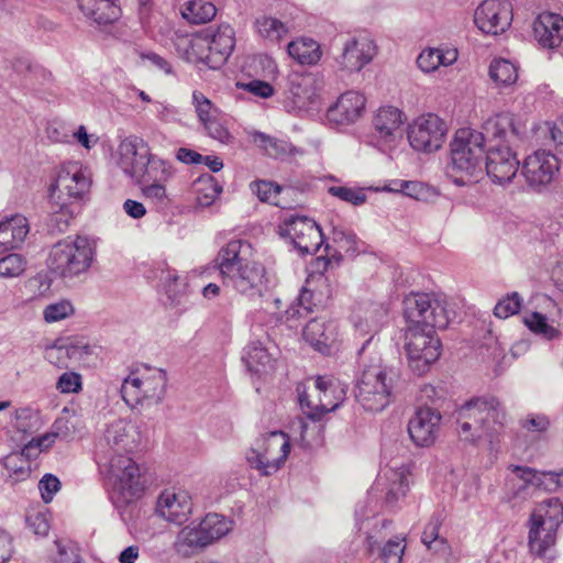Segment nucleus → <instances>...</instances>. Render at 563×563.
I'll return each instance as SVG.
<instances>
[{"instance_id":"f257e3e1","label":"nucleus","mask_w":563,"mask_h":563,"mask_svg":"<svg viewBox=\"0 0 563 563\" xmlns=\"http://www.w3.org/2000/svg\"><path fill=\"white\" fill-rule=\"evenodd\" d=\"M407 322L405 350L409 365L423 374L441 355V341L435 329L443 330L451 321L446 299L434 294H411L404 300Z\"/></svg>"},{"instance_id":"f03ea898","label":"nucleus","mask_w":563,"mask_h":563,"mask_svg":"<svg viewBox=\"0 0 563 563\" xmlns=\"http://www.w3.org/2000/svg\"><path fill=\"white\" fill-rule=\"evenodd\" d=\"M387 317V309L382 305H372L365 312L364 320L358 317L355 321L356 329L364 333H371L358 351L363 362V371L356 382L354 394L356 401L371 412L384 410L391 400V396L399 380V373L389 366L383 365L380 357H374L367 364L364 353L378 332L380 323Z\"/></svg>"},{"instance_id":"7ed1b4c3","label":"nucleus","mask_w":563,"mask_h":563,"mask_svg":"<svg viewBox=\"0 0 563 563\" xmlns=\"http://www.w3.org/2000/svg\"><path fill=\"white\" fill-rule=\"evenodd\" d=\"M483 130L490 143L486 151L484 169L498 185L509 184L518 173L520 162L515 152L526 136V125L510 112L488 118Z\"/></svg>"},{"instance_id":"20e7f679","label":"nucleus","mask_w":563,"mask_h":563,"mask_svg":"<svg viewBox=\"0 0 563 563\" xmlns=\"http://www.w3.org/2000/svg\"><path fill=\"white\" fill-rule=\"evenodd\" d=\"M251 245L242 240H232L223 246L216 258L223 284L241 295L261 297L266 289V269L254 261H247Z\"/></svg>"},{"instance_id":"39448f33","label":"nucleus","mask_w":563,"mask_h":563,"mask_svg":"<svg viewBox=\"0 0 563 563\" xmlns=\"http://www.w3.org/2000/svg\"><path fill=\"white\" fill-rule=\"evenodd\" d=\"M505 422L506 411L499 399L492 395L474 397L457 410V424L465 441L487 439L493 443Z\"/></svg>"},{"instance_id":"423d86ee","label":"nucleus","mask_w":563,"mask_h":563,"mask_svg":"<svg viewBox=\"0 0 563 563\" xmlns=\"http://www.w3.org/2000/svg\"><path fill=\"white\" fill-rule=\"evenodd\" d=\"M449 175L459 186H465L484 170L485 134L472 129H460L451 142Z\"/></svg>"},{"instance_id":"0eeeda50","label":"nucleus","mask_w":563,"mask_h":563,"mask_svg":"<svg viewBox=\"0 0 563 563\" xmlns=\"http://www.w3.org/2000/svg\"><path fill=\"white\" fill-rule=\"evenodd\" d=\"M93 255L95 249L87 236H68L52 246L47 266L59 277L73 278L88 271Z\"/></svg>"},{"instance_id":"6e6552de","label":"nucleus","mask_w":563,"mask_h":563,"mask_svg":"<svg viewBox=\"0 0 563 563\" xmlns=\"http://www.w3.org/2000/svg\"><path fill=\"white\" fill-rule=\"evenodd\" d=\"M563 522V504L552 497L540 503L531 514L529 547L532 553L543 555L555 543L556 531Z\"/></svg>"},{"instance_id":"1a4fd4ad","label":"nucleus","mask_w":563,"mask_h":563,"mask_svg":"<svg viewBox=\"0 0 563 563\" xmlns=\"http://www.w3.org/2000/svg\"><path fill=\"white\" fill-rule=\"evenodd\" d=\"M290 451V441L287 433L272 431L255 440L246 454L251 467L262 475L276 473L286 461Z\"/></svg>"},{"instance_id":"9d476101","label":"nucleus","mask_w":563,"mask_h":563,"mask_svg":"<svg viewBox=\"0 0 563 563\" xmlns=\"http://www.w3.org/2000/svg\"><path fill=\"white\" fill-rule=\"evenodd\" d=\"M194 53L200 54L208 48L207 55H199V59L206 62L210 67L216 68L222 65L232 54L235 37L234 30L229 24L218 26L216 31L208 30L205 36H192L189 40Z\"/></svg>"},{"instance_id":"9b49d317","label":"nucleus","mask_w":563,"mask_h":563,"mask_svg":"<svg viewBox=\"0 0 563 563\" xmlns=\"http://www.w3.org/2000/svg\"><path fill=\"white\" fill-rule=\"evenodd\" d=\"M91 173L79 162H68L60 166L55 183L49 187V197L60 195L73 205L81 201L89 194Z\"/></svg>"},{"instance_id":"f8f14e48","label":"nucleus","mask_w":563,"mask_h":563,"mask_svg":"<svg viewBox=\"0 0 563 563\" xmlns=\"http://www.w3.org/2000/svg\"><path fill=\"white\" fill-rule=\"evenodd\" d=\"M279 234L289 239L300 254H316L323 243L317 222L306 216H290L279 227Z\"/></svg>"},{"instance_id":"ddd939ff","label":"nucleus","mask_w":563,"mask_h":563,"mask_svg":"<svg viewBox=\"0 0 563 563\" xmlns=\"http://www.w3.org/2000/svg\"><path fill=\"white\" fill-rule=\"evenodd\" d=\"M445 134V122L430 113L415 120L409 125L407 136L413 150L430 153L442 146Z\"/></svg>"},{"instance_id":"4468645a","label":"nucleus","mask_w":563,"mask_h":563,"mask_svg":"<svg viewBox=\"0 0 563 563\" xmlns=\"http://www.w3.org/2000/svg\"><path fill=\"white\" fill-rule=\"evenodd\" d=\"M559 169V161L555 155L544 150H538L523 159L521 175L530 188L541 191L553 181Z\"/></svg>"},{"instance_id":"2eb2a0df","label":"nucleus","mask_w":563,"mask_h":563,"mask_svg":"<svg viewBox=\"0 0 563 563\" xmlns=\"http://www.w3.org/2000/svg\"><path fill=\"white\" fill-rule=\"evenodd\" d=\"M512 21V5L508 0H484L475 10L474 23L485 34L504 33Z\"/></svg>"},{"instance_id":"dca6fc26","label":"nucleus","mask_w":563,"mask_h":563,"mask_svg":"<svg viewBox=\"0 0 563 563\" xmlns=\"http://www.w3.org/2000/svg\"><path fill=\"white\" fill-rule=\"evenodd\" d=\"M109 472L121 485L122 496L126 501V509L122 511L125 519L128 509L141 497L140 467L131 457L115 455L110 460Z\"/></svg>"},{"instance_id":"f3484780","label":"nucleus","mask_w":563,"mask_h":563,"mask_svg":"<svg viewBox=\"0 0 563 563\" xmlns=\"http://www.w3.org/2000/svg\"><path fill=\"white\" fill-rule=\"evenodd\" d=\"M376 52L374 41L369 35L362 33L345 40L342 53L336 58V62L344 70L360 71L372 62Z\"/></svg>"},{"instance_id":"a211bd4d","label":"nucleus","mask_w":563,"mask_h":563,"mask_svg":"<svg viewBox=\"0 0 563 563\" xmlns=\"http://www.w3.org/2000/svg\"><path fill=\"white\" fill-rule=\"evenodd\" d=\"M440 420L441 415L437 409L429 406L418 408L408 423L412 442L418 446L431 445L435 440Z\"/></svg>"},{"instance_id":"6ab92c4d","label":"nucleus","mask_w":563,"mask_h":563,"mask_svg":"<svg viewBox=\"0 0 563 563\" xmlns=\"http://www.w3.org/2000/svg\"><path fill=\"white\" fill-rule=\"evenodd\" d=\"M191 510V497L185 490H179L177 493L169 490L163 492L158 496L155 507V514L157 516L175 525H183L186 522Z\"/></svg>"},{"instance_id":"aec40b11","label":"nucleus","mask_w":563,"mask_h":563,"mask_svg":"<svg viewBox=\"0 0 563 563\" xmlns=\"http://www.w3.org/2000/svg\"><path fill=\"white\" fill-rule=\"evenodd\" d=\"M364 108L365 98L356 91H347L328 109L327 119L336 126L350 125L362 115Z\"/></svg>"},{"instance_id":"412c9836","label":"nucleus","mask_w":563,"mask_h":563,"mask_svg":"<svg viewBox=\"0 0 563 563\" xmlns=\"http://www.w3.org/2000/svg\"><path fill=\"white\" fill-rule=\"evenodd\" d=\"M534 37L540 45L554 48L563 41V18L552 12H542L533 22Z\"/></svg>"},{"instance_id":"4be33fe9","label":"nucleus","mask_w":563,"mask_h":563,"mask_svg":"<svg viewBox=\"0 0 563 563\" xmlns=\"http://www.w3.org/2000/svg\"><path fill=\"white\" fill-rule=\"evenodd\" d=\"M305 340L322 354H329L338 340L336 325L319 319L310 320L303 329Z\"/></svg>"},{"instance_id":"5701e85b","label":"nucleus","mask_w":563,"mask_h":563,"mask_svg":"<svg viewBox=\"0 0 563 563\" xmlns=\"http://www.w3.org/2000/svg\"><path fill=\"white\" fill-rule=\"evenodd\" d=\"M505 479V489L509 498L526 499L534 490V468L521 465H509Z\"/></svg>"},{"instance_id":"b1692460","label":"nucleus","mask_w":563,"mask_h":563,"mask_svg":"<svg viewBox=\"0 0 563 563\" xmlns=\"http://www.w3.org/2000/svg\"><path fill=\"white\" fill-rule=\"evenodd\" d=\"M30 231L27 219L15 214L0 222V251L18 249L25 241Z\"/></svg>"},{"instance_id":"393cba45","label":"nucleus","mask_w":563,"mask_h":563,"mask_svg":"<svg viewBox=\"0 0 563 563\" xmlns=\"http://www.w3.org/2000/svg\"><path fill=\"white\" fill-rule=\"evenodd\" d=\"M118 0H78L80 11L95 23L110 24L120 16Z\"/></svg>"},{"instance_id":"a878e982","label":"nucleus","mask_w":563,"mask_h":563,"mask_svg":"<svg viewBox=\"0 0 563 563\" xmlns=\"http://www.w3.org/2000/svg\"><path fill=\"white\" fill-rule=\"evenodd\" d=\"M316 389L318 390L319 404L312 405L306 393L299 391V404L308 419L319 421L324 413L333 411L338 408V402H334L333 395L329 386L325 388L319 385V377L316 379Z\"/></svg>"},{"instance_id":"bb28decb","label":"nucleus","mask_w":563,"mask_h":563,"mask_svg":"<svg viewBox=\"0 0 563 563\" xmlns=\"http://www.w3.org/2000/svg\"><path fill=\"white\" fill-rule=\"evenodd\" d=\"M404 122V113L398 108L387 106L378 109L373 124L379 137L394 140L400 135Z\"/></svg>"},{"instance_id":"cd10ccee","label":"nucleus","mask_w":563,"mask_h":563,"mask_svg":"<svg viewBox=\"0 0 563 563\" xmlns=\"http://www.w3.org/2000/svg\"><path fill=\"white\" fill-rule=\"evenodd\" d=\"M252 142L269 157L284 159L289 155L302 154V151L289 142L280 140L260 131L250 133Z\"/></svg>"},{"instance_id":"c85d7f7f","label":"nucleus","mask_w":563,"mask_h":563,"mask_svg":"<svg viewBox=\"0 0 563 563\" xmlns=\"http://www.w3.org/2000/svg\"><path fill=\"white\" fill-rule=\"evenodd\" d=\"M49 199L52 205L49 228L52 231H57L59 233L65 232L74 218L77 205H73L71 202L67 201L65 197L56 194H53Z\"/></svg>"},{"instance_id":"c756f323","label":"nucleus","mask_w":563,"mask_h":563,"mask_svg":"<svg viewBox=\"0 0 563 563\" xmlns=\"http://www.w3.org/2000/svg\"><path fill=\"white\" fill-rule=\"evenodd\" d=\"M243 361L247 369L255 374L273 368L274 358L261 341H251L244 350Z\"/></svg>"},{"instance_id":"7c9ffc66","label":"nucleus","mask_w":563,"mask_h":563,"mask_svg":"<svg viewBox=\"0 0 563 563\" xmlns=\"http://www.w3.org/2000/svg\"><path fill=\"white\" fill-rule=\"evenodd\" d=\"M166 383L167 377L164 369L143 364V399L161 401L166 391Z\"/></svg>"},{"instance_id":"2f4dec72","label":"nucleus","mask_w":563,"mask_h":563,"mask_svg":"<svg viewBox=\"0 0 563 563\" xmlns=\"http://www.w3.org/2000/svg\"><path fill=\"white\" fill-rule=\"evenodd\" d=\"M384 477L387 481L386 503L394 505L408 490L409 483L405 467H388L384 470Z\"/></svg>"},{"instance_id":"473e14b6","label":"nucleus","mask_w":563,"mask_h":563,"mask_svg":"<svg viewBox=\"0 0 563 563\" xmlns=\"http://www.w3.org/2000/svg\"><path fill=\"white\" fill-rule=\"evenodd\" d=\"M287 52L291 58L301 65H314L321 58L320 46L311 38L291 41L287 45Z\"/></svg>"},{"instance_id":"72a5a7b5","label":"nucleus","mask_w":563,"mask_h":563,"mask_svg":"<svg viewBox=\"0 0 563 563\" xmlns=\"http://www.w3.org/2000/svg\"><path fill=\"white\" fill-rule=\"evenodd\" d=\"M206 538L207 537L205 532H202L200 525L196 528L185 527L178 533L175 547L177 552L184 555H189L196 550H200L209 545Z\"/></svg>"},{"instance_id":"f704fd0d","label":"nucleus","mask_w":563,"mask_h":563,"mask_svg":"<svg viewBox=\"0 0 563 563\" xmlns=\"http://www.w3.org/2000/svg\"><path fill=\"white\" fill-rule=\"evenodd\" d=\"M119 166L137 185L141 178L137 176V142L136 139H125L119 145Z\"/></svg>"},{"instance_id":"c9c22d12","label":"nucleus","mask_w":563,"mask_h":563,"mask_svg":"<svg viewBox=\"0 0 563 563\" xmlns=\"http://www.w3.org/2000/svg\"><path fill=\"white\" fill-rule=\"evenodd\" d=\"M254 26L257 34L271 43H278L289 32L287 24L268 15L256 18Z\"/></svg>"},{"instance_id":"e433bc0d","label":"nucleus","mask_w":563,"mask_h":563,"mask_svg":"<svg viewBox=\"0 0 563 563\" xmlns=\"http://www.w3.org/2000/svg\"><path fill=\"white\" fill-rule=\"evenodd\" d=\"M313 78L309 75L291 74L287 78V91L292 98L294 103L297 106H303L309 101L313 92L311 86Z\"/></svg>"},{"instance_id":"4c0bfd02","label":"nucleus","mask_w":563,"mask_h":563,"mask_svg":"<svg viewBox=\"0 0 563 563\" xmlns=\"http://www.w3.org/2000/svg\"><path fill=\"white\" fill-rule=\"evenodd\" d=\"M148 278H158L164 284V289L170 303H178L186 292L187 284L185 278H181L169 268H161L159 274L148 276Z\"/></svg>"},{"instance_id":"58836bf2","label":"nucleus","mask_w":563,"mask_h":563,"mask_svg":"<svg viewBox=\"0 0 563 563\" xmlns=\"http://www.w3.org/2000/svg\"><path fill=\"white\" fill-rule=\"evenodd\" d=\"M208 544L224 537L232 529V521L219 514H208L199 523Z\"/></svg>"},{"instance_id":"ea45409f","label":"nucleus","mask_w":563,"mask_h":563,"mask_svg":"<svg viewBox=\"0 0 563 563\" xmlns=\"http://www.w3.org/2000/svg\"><path fill=\"white\" fill-rule=\"evenodd\" d=\"M456 59V52H448L444 54L441 49L429 48L422 51L418 58L417 65L423 73H430L440 65H450Z\"/></svg>"},{"instance_id":"a19ab883","label":"nucleus","mask_w":563,"mask_h":563,"mask_svg":"<svg viewBox=\"0 0 563 563\" xmlns=\"http://www.w3.org/2000/svg\"><path fill=\"white\" fill-rule=\"evenodd\" d=\"M217 13L214 4L201 0L190 1L181 11V15L189 23L202 24L211 21Z\"/></svg>"},{"instance_id":"79ce46f5","label":"nucleus","mask_w":563,"mask_h":563,"mask_svg":"<svg viewBox=\"0 0 563 563\" xmlns=\"http://www.w3.org/2000/svg\"><path fill=\"white\" fill-rule=\"evenodd\" d=\"M489 76L500 86H510L518 79L517 67L507 59H495L489 66Z\"/></svg>"},{"instance_id":"37998d69","label":"nucleus","mask_w":563,"mask_h":563,"mask_svg":"<svg viewBox=\"0 0 563 563\" xmlns=\"http://www.w3.org/2000/svg\"><path fill=\"white\" fill-rule=\"evenodd\" d=\"M445 518L446 515L443 509L434 511L430 517L421 537L423 544L428 549L438 550L439 545L444 544V539L440 538L439 530Z\"/></svg>"},{"instance_id":"c03bdc74","label":"nucleus","mask_w":563,"mask_h":563,"mask_svg":"<svg viewBox=\"0 0 563 563\" xmlns=\"http://www.w3.org/2000/svg\"><path fill=\"white\" fill-rule=\"evenodd\" d=\"M523 321L531 332L541 335L545 340H555L561 334L560 330L549 324L547 317L540 312H531L525 317Z\"/></svg>"},{"instance_id":"a18cd8bd","label":"nucleus","mask_w":563,"mask_h":563,"mask_svg":"<svg viewBox=\"0 0 563 563\" xmlns=\"http://www.w3.org/2000/svg\"><path fill=\"white\" fill-rule=\"evenodd\" d=\"M170 176V165L159 157L150 155L145 170L143 172V183H165Z\"/></svg>"},{"instance_id":"49530a36","label":"nucleus","mask_w":563,"mask_h":563,"mask_svg":"<svg viewBox=\"0 0 563 563\" xmlns=\"http://www.w3.org/2000/svg\"><path fill=\"white\" fill-rule=\"evenodd\" d=\"M196 186L197 191L199 192L197 201L203 207L210 206L222 191V187L211 175L201 176L197 180Z\"/></svg>"},{"instance_id":"de8ad7c7","label":"nucleus","mask_w":563,"mask_h":563,"mask_svg":"<svg viewBox=\"0 0 563 563\" xmlns=\"http://www.w3.org/2000/svg\"><path fill=\"white\" fill-rule=\"evenodd\" d=\"M251 189L263 202H269L274 206L283 207L278 199L282 191L280 186L266 180H258L251 184Z\"/></svg>"},{"instance_id":"09e8293b","label":"nucleus","mask_w":563,"mask_h":563,"mask_svg":"<svg viewBox=\"0 0 563 563\" xmlns=\"http://www.w3.org/2000/svg\"><path fill=\"white\" fill-rule=\"evenodd\" d=\"M126 377L121 386V397L131 409H134L141 402V379L137 376Z\"/></svg>"},{"instance_id":"8fccbe9b","label":"nucleus","mask_w":563,"mask_h":563,"mask_svg":"<svg viewBox=\"0 0 563 563\" xmlns=\"http://www.w3.org/2000/svg\"><path fill=\"white\" fill-rule=\"evenodd\" d=\"M534 490L555 492L563 487V470L560 472H540L534 470Z\"/></svg>"},{"instance_id":"3c124183","label":"nucleus","mask_w":563,"mask_h":563,"mask_svg":"<svg viewBox=\"0 0 563 563\" xmlns=\"http://www.w3.org/2000/svg\"><path fill=\"white\" fill-rule=\"evenodd\" d=\"M521 296L517 291H514L508 294L496 303L494 308V314L497 318L507 319L514 314H517L521 309Z\"/></svg>"},{"instance_id":"603ef678","label":"nucleus","mask_w":563,"mask_h":563,"mask_svg":"<svg viewBox=\"0 0 563 563\" xmlns=\"http://www.w3.org/2000/svg\"><path fill=\"white\" fill-rule=\"evenodd\" d=\"M26 267L25 258L16 253L9 254L0 258V276L16 277L20 276Z\"/></svg>"},{"instance_id":"864d4df0","label":"nucleus","mask_w":563,"mask_h":563,"mask_svg":"<svg viewBox=\"0 0 563 563\" xmlns=\"http://www.w3.org/2000/svg\"><path fill=\"white\" fill-rule=\"evenodd\" d=\"M328 192L342 201L353 206H361L366 201V195L362 188H350L345 186H332Z\"/></svg>"},{"instance_id":"5fc2aeb1","label":"nucleus","mask_w":563,"mask_h":563,"mask_svg":"<svg viewBox=\"0 0 563 563\" xmlns=\"http://www.w3.org/2000/svg\"><path fill=\"white\" fill-rule=\"evenodd\" d=\"M12 67L18 74L25 75L26 79L30 74L41 75L44 78H48L51 76L49 71L40 65L33 64L27 56L16 57L12 63Z\"/></svg>"},{"instance_id":"6e6d98bb","label":"nucleus","mask_w":563,"mask_h":563,"mask_svg":"<svg viewBox=\"0 0 563 563\" xmlns=\"http://www.w3.org/2000/svg\"><path fill=\"white\" fill-rule=\"evenodd\" d=\"M405 545L399 539L389 540L380 550L379 556L383 563H401Z\"/></svg>"},{"instance_id":"4d7b16f0","label":"nucleus","mask_w":563,"mask_h":563,"mask_svg":"<svg viewBox=\"0 0 563 563\" xmlns=\"http://www.w3.org/2000/svg\"><path fill=\"white\" fill-rule=\"evenodd\" d=\"M74 312V308L69 301L63 300L48 305L44 310V319L46 322H56L63 320Z\"/></svg>"},{"instance_id":"13d9d810","label":"nucleus","mask_w":563,"mask_h":563,"mask_svg":"<svg viewBox=\"0 0 563 563\" xmlns=\"http://www.w3.org/2000/svg\"><path fill=\"white\" fill-rule=\"evenodd\" d=\"M47 137L54 143H69L71 130L60 121H52L46 126Z\"/></svg>"},{"instance_id":"bf43d9fd","label":"nucleus","mask_w":563,"mask_h":563,"mask_svg":"<svg viewBox=\"0 0 563 563\" xmlns=\"http://www.w3.org/2000/svg\"><path fill=\"white\" fill-rule=\"evenodd\" d=\"M192 103L195 106L197 115L201 123L212 119V112L214 111L211 101L200 91L192 92Z\"/></svg>"},{"instance_id":"052dcab7","label":"nucleus","mask_w":563,"mask_h":563,"mask_svg":"<svg viewBox=\"0 0 563 563\" xmlns=\"http://www.w3.org/2000/svg\"><path fill=\"white\" fill-rule=\"evenodd\" d=\"M60 482L59 479L52 474H46L38 483V489L42 495V499L44 503H51L53 500L54 495L59 490Z\"/></svg>"},{"instance_id":"680f3d73","label":"nucleus","mask_w":563,"mask_h":563,"mask_svg":"<svg viewBox=\"0 0 563 563\" xmlns=\"http://www.w3.org/2000/svg\"><path fill=\"white\" fill-rule=\"evenodd\" d=\"M56 388L64 394L77 393L81 388V377L77 373L66 372L59 376Z\"/></svg>"},{"instance_id":"e2e57ef3","label":"nucleus","mask_w":563,"mask_h":563,"mask_svg":"<svg viewBox=\"0 0 563 563\" xmlns=\"http://www.w3.org/2000/svg\"><path fill=\"white\" fill-rule=\"evenodd\" d=\"M56 433H47L37 439H32L23 449L22 454L26 456L36 455V451H43L48 449L56 440Z\"/></svg>"},{"instance_id":"0e129e2a","label":"nucleus","mask_w":563,"mask_h":563,"mask_svg":"<svg viewBox=\"0 0 563 563\" xmlns=\"http://www.w3.org/2000/svg\"><path fill=\"white\" fill-rule=\"evenodd\" d=\"M333 241L345 252H351L352 254L356 252V235L353 232L342 228H334Z\"/></svg>"},{"instance_id":"69168bd1","label":"nucleus","mask_w":563,"mask_h":563,"mask_svg":"<svg viewBox=\"0 0 563 563\" xmlns=\"http://www.w3.org/2000/svg\"><path fill=\"white\" fill-rule=\"evenodd\" d=\"M143 102L150 103L146 110L150 114H153L156 119L161 121H168L173 111L172 108L165 103L158 101H152L151 98L143 91Z\"/></svg>"},{"instance_id":"338daca9","label":"nucleus","mask_w":563,"mask_h":563,"mask_svg":"<svg viewBox=\"0 0 563 563\" xmlns=\"http://www.w3.org/2000/svg\"><path fill=\"white\" fill-rule=\"evenodd\" d=\"M208 135L221 143H228L230 133L228 130L214 118L202 123Z\"/></svg>"},{"instance_id":"774afa93","label":"nucleus","mask_w":563,"mask_h":563,"mask_svg":"<svg viewBox=\"0 0 563 563\" xmlns=\"http://www.w3.org/2000/svg\"><path fill=\"white\" fill-rule=\"evenodd\" d=\"M26 523L29 528L37 536H46L49 531V523L46 515L42 512H35L26 517Z\"/></svg>"}]
</instances>
